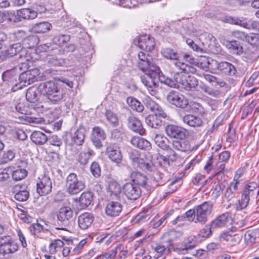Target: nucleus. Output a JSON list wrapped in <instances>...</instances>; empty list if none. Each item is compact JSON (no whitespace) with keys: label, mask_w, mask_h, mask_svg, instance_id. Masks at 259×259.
<instances>
[{"label":"nucleus","mask_w":259,"mask_h":259,"mask_svg":"<svg viewBox=\"0 0 259 259\" xmlns=\"http://www.w3.org/2000/svg\"><path fill=\"white\" fill-rule=\"evenodd\" d=\"M18 248L17 244L10 239V236L2 238L0 245V253L3 255L13 253Z\"/></svg>","instance_id":"obj_12"},{"label":"nucleus","mask_w":259,"mask_h":259,"mask_svg":"<svg viewBox=\"0 0 259 259\" xmlns=\"http://www.w3.org/2000/svg\"><path fill=\"white\" fill-rule=\"evenodd\" d=\"M122 206L117 201L109 202L105 207L106 214L111 217H115L119 215L121 212Z\"/></svg>","instance_id":"obj_22"},{"label":"nucleus","mask_w":259,"mask_h":259,"mask_svg":"<svg viewBox=\"0 0 259 259\" xmlns=\"http://www.w3.org/2000/svg\"><path fill=\"white\" fill-rule=\"evenodd\" d=\"M93 221L94 217L92 214L88 212L83 213L78 217V226L81 229L85 230L91 226Z\"/></svg>","instance_id":"obj_28"},{"label":"nucleus","mask_w":259,"mask_h":259,"mask_svg":"<svg viewBox=\"0 0 259 259\" xmlns=\"http://www.w3.org/2000/svg\"><path fill=\"white\" fill-rule=\"evenodd\" d=\"M106 120L113 126H117L119 124L118 117L116 113L111 110H107L105 113Z\"/></svg>","instance_id":"obj_49"},{"label":"nucleus","mask_w":259,"mask_h":259,"mask_svg":"<svg viewBox=\"0 0 259 259\" xmlns=\"http://www.w3.org/2000/svg\"><path fill=\"white\" fill-rule=\"evenodd\" d=\"M161 55L165 59L178 61L180 58V55L178 52L172 48H166L161 51Z\"/></svg>","instance_id":"obj_37"},{"label":"nucleus","mask_w":259,"mask_h":259,"mask_svg":"<svg viewBox=\"0 0 259 259\" xmlns=\"http://www.w3.org/2000/svg\"><path fill=\"white\" fill-rule=\"evenodd\" d=\"M127 126L133 131L138 133L140 135L144 133L142 123L137 118L134 116H130L127 119Z\"/></svg>","instance_id":"obj_27"},{"label":"nucleus","mask_w":259,"mask_h":259,"mask_svg":"<svg viewBox=\"0 0 259 259\" xmlns=\"http://www.w3.org/2000/svg\"><path fill=\"white\" fill-rule=\"evenodd\" d=\"M52 25L48 22L44 21L35 24L33 26L34 31L37 33H45L50 30Z\"/></svg>","instance_id":"obj_46"},{"label":"nucleus","mask_w":259,"mask_h":259,"mask_svg":"<svg viewBox=\"0 0 259 259\" xmlns=\"http://www.w3.org/2000/svg\"><path fill=\"white\" fill-rule=\"evenodd\" d=\"M26 99L31 103H35L38 101L37 95L34 89L30 88L27 90Z\"/></svg>","instance_id":"obj_53"},{"label":"nucleus","mask_w":259,"mask_h":259,"mask_svg":"<svg viewBox=\"0 0 259 259\" xmlns=\"http://www.w3.org/2000/svg\"><path fill=\"white\" fill-rule=\"evenodd\" d=\"M225 44L231 53L237 55L242 54L243 51L242 47L237 40L226 41Z\"/></svg>","instance_id":"obj_36"},{"label":"nucleus","mask_w":259,"mask_h":259,"mask_svg":"<svg viewBox=\"0 0 259 259\" xmlns=\"http://www.w3.org/2000/svg\"><path fill=\"white\" fill-rule=\"evenodd\" d=\"M37 74L38 70L34 69L31 71H27L25 73H22L20 76V78L21 79H25L24 80V82H27L28 84H30L37 81L38 78L37 76Z\"/></svg>","instance_id":"obj_35"},{"label":"nucleus","mask_w":259,"mask_h":259,"mask_svg":"<svg viewBox=\"0 0 259 259\" xmlns=\"http://www.w3.org/2000/svg\"><path fill=\"white\" fill-rule=\"evenodd\" d=\"M52 183L50 177L46 174L38 178L36 184V191L40 196L50 193L52 191Z\"/></svg>","instance_id":"obj_10"},{"label":"nucleus","mask_w":259,"mask_h":259,"mask_svg":"<svg viewBox=\"0 0 259 259\" xmlns=\"http://www.w3.org/2000/svg\"><path fill=\"white\" fill-rule=\"evenodd\" d=\"M209 61L210 63H209L207 71L211 72H213L218 70H220V62H218L217 61L211 58L210 60H209Z\"/></svg>","instance_id":"obj_62"},{"label":"nucleus","mask_w":259,"mask_h":259,"mask_svg":"<svg viewBox=\"0 0 259 259\" xmlns=\"http://www.w3.org/2000/svg\"><path fill=\"white\" fill-rule=\"evenodd\" d=\"M131 142L135 147L141 149L149 150L151 148V144L147 140L140 137H134L131 139Z\"/></svg>","instance_id":"obj_33"},{"label":"nucleus","mask_w":259,"mask_h":259,"mask_svg":"<svg viewBox=\"0 0 259 259\" xmlns=\"http://www.w3.org/2000/svg\"><path fill=\"white\" fill-rule=\"evenodd\" d=\"M139 61L138 62V66L140 70L146 68L148 63L150 62L148 59L146 53L143 52H140L138 55Z\"/></svg>","instance_id":"obj_50"},{"label":"nucleus","mask_w":259,"mask_h":259,"mask_svg":"<svg viewBox=\"0 0 259 259\" xmlns=\"http://www.w3.org/2000/svg\"><path fill=\"white\" fill-rule=\"evenodd\" d=\"M90 170L92 174L96 178H98L101 175V168L99 164L94 161L90 167Z\"/></svg>","instance_id":"obj_59"},{"label":"nucleus","mask_w":259,"mask_h":259,"mask_svg":"<svg viewBox=\"0 0 259 259\" xmlns=\"http://www.w3.org/2000/svg\"><path fill=\"white\" fill-rule=\"evenodd\" d=\"M66 186L67 192L71 195L78 193L85 188V183L75 173H70L66 178Z\"/></svg>","instance_id":"obj_4"},{"label":"nucleus","mask_w":259,"mask_h":259,"mask_svg":"<svg viewBox=\"0 0 259 259\" xmlns=\"http://www.w3.org/2000/svg\"><path fill=\"white\" fill-rule=\"evenodd\" d=\"M85 138V129L79 128L72 136V141L77 145H81Z\"/></svg>","instance_id":"obj_40"},{"label":"nucleus","mask_w":259,"mask_h":259,"mask_svg":"<svg viewBox=\"0 0 259 259\" xmlns=\"http://www.w3.org/2000/svg\"><path fill=\"white\" fill-rule=\"evenodd\" d=\"M94 151L88 146L85 145L84 149L79 153L78 160L81 164L85 165L91 157L95 155Z\"/></svg>","instance_id":"obj_29"},{"label":"nucleus","mask_w":259,"mask_h":259,"mask_svg":"<svg viewBox=\"0 0 259 259\" xmlns=\"http://www.w3.org/2000/svg\"><path fill=\"white\" fill-rule=\"evenodd\" d=\"M176 232L174 231L165 233L162 238L164 241L152 244V247L157 253L162 254L165 251L169 252L171 249V242L175 239Z\"/></svg>","instance_id":"obj_5"},{"label":"nucleus","mask_w":259,"mask_h":259,"mask_svg":"<svg viewBox=\"0 0 259 259\" xmlns=\"http://www.w3.org/2000/svg\"><path fill=\"white\" fill-rule=\"evenodd\" d=\"M196 242L193 237H190L185 239L182 245L176 248L175 251L179 254H185L186 253H191L195 255V253L192 251L195 247Z\"/></svg>","instance_id":"obj_17"},{"label":"nucleus","mask_w":259,"mask_h":259,"mask_svg":"<svg viewBox=\"0 0 259 259\" xmlns=\"http://www.w3.org/2000/svg\"><path fill=\"white\" fill-rule=\"evenodd\" d=\"M93 199V194L90 191L83 192L79 200V205L80 208L82 209L89 206Z\"/></svg>","instance_id":"obj_34"},{"label":"nucleus","mask_w":259,"mask_h":259,"mask_svg":"<svg viewBox=\"0 0 259 259\" xmlns=\"http://www.w3.org/2000/svg\"><path fill=\"white\" fill-rule=\"evenodd\" d=\"M231 219L230 215L229 213L226 212L223 213L211 223V226L212 228H222L226 226Z\"/></svg>","instance_id":"obj_30"},{"label":"nucleus","mask_w":259,"mask_h":259,"mask_svg":"<svg viewBox=\"0 0 259 259\" xmlns=\"http://www.w3.org/2000/svg\"><path fill=\"white\" fill-rule=\"evenodd\" d=\"M155 144L162 149L168 148L169 140L163 134H156L153 138Z\"/></svg>","instance_id":"obj_39"},{"label":"nucleus","mask_w":259,"mask_h":259,"mask_svg":"<svg viewBox=\"0 0 259 259\" xmlns=\"http://www.w3.org/2000/svg\"><path fill=\"white\" fill-rule=\"evenodd\" d=\"M12 178L15 181H20L24 179L27 175V171L24 168H18L15 170H12Z\"/></svg>","instance_id":"obj_51"},{"label":"nucleus","mask_w":259,"mask_h":259,"mask_svg":"<svg viewBox=\"0 0 259 259\" xmlns=\"http://www.w3.org/2000/svg\"><path fill=\"white\" fill-rule=\"evenodd\" d=\"M123 191L126 197L130 200H137L141 196V190L138 186L127 183L124 185Z\"/></svg>","instance_id":"obj_18"},{"label":"nucleus","mask_w":259,"mask_h":259,"mask_svg":"<svg viewBox=\"0 0 259 259\" xmlns=\"http://www.w3.org/2000/svg\"><path fill=\"white\" fill-rule=\"evenodd\" d=\"M143 84L149 90L150 94L154 96L156 94V91L154 90L157 87L156 79L154 78L152 74L146 73L141 77Z\"/></svg>","instance_id":"obj_21"},{"label":"nucleus","mask_w":259,"mask_h":259,"mask_svg":"<svg viewBox=\"0 0 259 259\" xmlns=\"http://www.w3.org/2000/svg\"><path fill=\"white\" fill-rule=\"evenodd\" d=\"M257 187V183L253 182H250L246 185L242 192L241 200H239L238 203L236 205L237 210H241L245 208L249 201L256 198V190Z\"/></svg>","instance_id":"obj_3"},{"label":"nucleus","mask_w":259,"mask_h":259,"mask_svg":"<svg viewBox=\"0 0 259 259\" xmlns=\"http://www.w3.org/2000/svg\"><path fill=\"white\" fill-rule=\"evenodd\" d=\"M108 190L111 196L117 198L121 191V187L116 181L112 180L109 182Z\"/></svg>","instance_id":"obj_44"},{"label":"nucleus","mask_w":259,"mask_h":259,"mask_svg":"<svg viewBox=\"0 0 259 259\" xmlns=\"http://www.w3.org/2000/svg\"><path fill=\"white\" fill-rule=\"evenodd\" d=\"M166 99L168 103L179 108L185 109L189 105L187 98L177 91L170 92L167 95Z\"/></svg>","instance_id":"obj_7"},{"label":"nucleus","mask_w":259,"mask_h":259,"mask_svg":"<svg viewBox=\"0 0 259 259\" xmlns=\"http://www.w3.org/2000/svg\"><path fill=\"white\" fill-rule=\"evenodd\" d=\"M152 178L153 181L157 183L158 185H162L165 182V181L163 180V175L158 171L153 173Z\"/></svg>","instance_id":"obj_61"},{"label":"nucleus","mask_w":259,"mask_h":259,"mask_svg":"<svg viewBox=\"0 0 259 259\" xmlns=\"http://www.w3.org/2000/svg\"><path fill=\"white\" fill-rule=\"evenodd\" d=\"M138 46L141 49L150 52L155 46L154 38L146 34L141 35L138 39Z\"/></svg>","instance_id":"obj_23"},{"label":"nucleus","mask_w":259,"mask_h":259,"mask_svg":"<svg viewBox=\"0 0 259 259\" xmlns=\"http://www.w3.org/2000/svg\"><path fill=\"white\" fill-rule=\"evenodd\" d=\"M238 187V184H237V182H232L227 187L225 193V198L228 201L232 200L239 194Z\"/></svg>","instance_id":"obj_32"},{"label":"nucleus","mask_w":259,"mask_h":259,"mask_svg":"<svg viewBox=\"0 0 259 259\" xmlns=\"http://www.w3.org/2000/svg\"><path fill=\"white\" fill-rule=\"evenodd\" d=\"M165 132L169 137L179 140L185 139L187 133V131L185 128L174 124H169L166 126Z\"/></svg>","instance_id":"obj_11"},{"label":"nucleus","mask_w":259,"mask_h":259,"mask_svg":"<svg viewBox=\"0 0 259 259\" xmlns=\"http://www.w3.org/2000/svg\"><path fill=\"white\" fill-rule=\"evenodd\" d=\"M26 53V50L23 49L21 44L17 43L10 46L3 54V58L7 59L19 54L22 57Z\"/></svg>","instance_id":"obj_19"},{"label":"nucleus","mask_w":259,"mask_h":259,"mask_svg":"<svg viewBox=\"0 0 259 259\" xmlns=\"http://www.w3.org/2000/svg\"><path fill=\"white\" fill-rule=\"evenodd\" d=\"M157 160L159 165L164 168H166L167 166L169 164V161L170 160L166 156H163L162 155H159L157 157Z\"/></svg>","instance_id":"obj_64"},{"label":"nucleus","mask_w":259,"mask_h":259,"mask_svg":"<svg viewBox=\"0 0 259 259\" xmlns=\"http://www.w3.org/2000/svg\"><path fill=\"white\" fill-rule=\"evenodd\" d=\"M38 91L54 104H59L63 100L64 93L58 82L50 81L40 83Z\"/></svg>","instance_id":"obj_1"},{"label":"nucleus","mask_w":259,"mask_h":259,"mask_svg":"<svg viewBox=\"0 0 259 259\" xmlns=\"http://www.w3.org/2000/svg\"><path fill=\"white\" fill-rule=\"evenodd\" d=\"M106 137L104 131L101 127L95 126L93 128L91 140L96 148L100 149L103 147L102 141L104 140Z\"/></svg>","instance_id":"obj_16"},{"label":"nucleus","mask_w":259,"mask_h":259,"mask_svg":"<svg viewBox=\"0 0 259 259\" xmlns=\"http://www.w3.org/2000/svg\"><path fill=\"white\" fill-rule=\"evenodd\" d=\"M203 36L205 37V40L202 42V46L196 44L194 41L190 38L187 39L186 42L193 51L200 53H206L207 50L210 49V46L211 42L212 40H214L215 38L211 34L208 33H205L201 36L202 37Z\"/></svg>","instance_id":"obj_8"},{"label":"nucleus","mask_w":259,"mask_h":259,"mask_svg":"<svg viewBox=\"0 0 259 259\" xmlns=\"http://www.w3.org/2000/svg\"><path fill=\"white\" fill-rule=\"evenodd\" d=\"M164 82L170 87L175 88L181 87L187 91L195 88L198 85V80L195 77L189 76L186 77V76L179 73H176L172 78L168 77L166 78Z\"/></svg>","instance_id":"obj_2"},{"label":"nucleus","mask_w":259,"mask_h":259,"mask_svg":"<svg viewBox=\"0 0 259 259\" xmlns=\"http://www.w3.org/2000/svg\"><path fill=\"white\" fill-rule=\"evenodd\" d=\"M126 102L133 110L138 112H141L144 110L143 105L136 98L132 97H128L126 99Z\"/></svg>","instance_id":"obj_45"},{"label":"nucleus","mask_w":259,"mask_h":259,"mask_svg":"<svg viewBox=\"0 0 259 259\" xmlns=\"http://www.w3.org/2000/svg\"><path fill=\"white\" fill-rule=\"evenodd\" d=\"M256 238V234L253 231H248L244 235V240L247 244L254 243Z\"/></svg>","instance_id":"obj_60"},{"label":"nucleus","mask_w":259,"mask_h":259,"mask_svg":"<svg viewBox=\"0 0 259 259\" xmlns=\"http://www.w3.org/2000/svg\"><path fill=\"white\" fill-rule=\"evenodd\" d=\"M138 151L135 150L131 153L130 158L133 161L137 163L138 165L143 170L147 171H154L155 167L151 162L148 159H144L141 157H138Z\"/></svg>","instance_id":"obj_13"},{"label":"nucleus","mask_w":259,"mask_h":259,"mask_svg":"<svg viewBox=\"0 0 259 259\" xmlns=\"http://www.w3.org/2000/svg\"><path fill=\"white\" fill-rule=\"evenodd\" d=\"M166 117V114L164 111H160L148 116L145 119V122L149 126L158 128L163 124L162 118H165Z\"/></svg>","instance_id":"obj_15"},{"label":"nucleus","mask_w":259,"mask_h":259,"mask_svg":"<svg viewBox=\"0 0 259 259\" xmlns=\"http://www.w3.org/2000/svg\"><path fill=\"white\" fill-rule=\"evenodd\" d=\"M183 122L193 127H198L202 125L203 121L200 117L188 114L182 117Z\"/></svg>","instance_id":"obj_25"},{"label":"nucleus","mask_w":259,"mask_h":259,"mask_svg":"<svg viewBox=\"0 0 259 259\" xmlns=\"http://www.w3.org/2000/svg\"><path fill=\"white\" fill-rule=\"evenodd\" d=\"M70 35L67 34H60L55 36L53 42L60 46H63L69 41Z\"/></svg>","instance_id":"obj_52"},{"label":"nucleus","mask_w":259,"mask_h":259,"mask_svg":"<svg viewBox=\"0 0 259 259\" xmlns=\"http://www.w3.org/2000/svg\"><path fill=\"white\" fill-rule=\"evenodd\" d=\"M220 70L224 74L228 75H235L236 73L235 67L232 64L227 62H220Z\"/></svg>","instance_id":"obj_38"},{"label":"nucleus","mask_w":259,"mask_h":259,"mask_svg":"<svg viewBox=\"0 0 259 259\" xmlns=\"http://www.w3.org/2000/svg\"><path fill=\"white\" fill-rule=\"evenodd\" d=\"M212 205L209 203L205 202L195 207L196 223L204 224L207 221V217L210 214Z\"/></svg>","instance_id":"obj_9"},{"label":"nucleus","mask_w":259,"mask_h":259,"mask_svg":"<svg viewBox=\"0 0 259 259\" xmlns=\"http://www.w3.org/2000/svg\"><path fill=\"white\" fill-rule=\"evenodd\" d=\"M108 157L113 162L118 164L121 162L122 156L118 146L116 144H109L106 148Z\"/></svg>","instance_id":"obj_20"},{"label":"nucleus","mask_w":259,"mask_h":259,"mask_svg":"<svg viewBox=\"0 0 259 259\" xmlns=\"http://www.w3.org/2000/svg\"><path fill=\"white\" fill-rule=\"evenodd\" d=\"M204 77L205 79L209 82L212 83H215V85H218L220 87H224L226 84L224 81H223L217 77L209 74H204Z\"/></svg>","instance_id":"obj_56"},{"label":"nucleus","mask_w":259,"mask_h":259,"mask_svg":"<svg viewBox=\"0 0 259 259\" xmlns=\"http://www.w3.org/2000/svg\"><path fill=\"white\" fill-rule=\"evenodd\" d=\"M18 15L24 19H33L36 17V12L33 8H25L19 10Z\"/></svg>","instance_id":"obj_43"},{"label":"nucleus","mask_w":259,"mask_h":259,"mask_svg":"<svg viewBox=\"0 0 259 259\" xmlns=\"http://www.w3.org/2000/svg\"><path fill=\"white\" fill-rule=\"evenodd\" d=\"M245 41L251 45H259V34L253 33L247 34Z\"/></svg>","instance_id":"obj_57"},{"label":"nucleus","mask_w":259,"mask_h":259,"mask_svg":"<svg viewBox=\"0 0 259 259\" xmlns=\"http://www.w3.org/2000/svg\"><path fill=\"white\" fill-rule=\"evenodd\" d=\"M29 192L26 190H20L15 193L14 197L19 201H26L29 198Z\"/></svg>","instance_id":"obj_58"},{"label":"nucleus","mask_w":259,"mask_h":259,"mask_svg":"<svg viewBox=\"0 0 259 259\" xmlns=\"http://www.w3.org/2000/svg\"><path fill=\"white\" fill-rule=\"evenodd\" d=\"M223 21L230 24L240 25L249 30H256L259 31V21H257L241 20L237 17L230 16H224Z\"/></svg>","instance_id":"obj_6"},{"label":"nucleus","mask_w":259,"mask_h":259,"mask_svg":"<svg viewBox=\"0 0 259 259\" xmlns=\"http://www.w3.org/2000/svg\"><path fill=\"white\" fill-rule=\"evenodd\" d=\"M131 180L137 186L147 188V178L138 171H133L130 176Z\"/></svg>","instance_id":"obj_31"},{"label":"nucleus","mask_w":259,"mask_h":259,"mask_svg":"<svg viewBox=\"0 0 259 259\" xmlns=\"http://www.w3.org/2000/svg\"><path fill=\"white\" fill-rule=\"evenodd\" d=\"M172 146L174 149L183 152H190L195 149L191 146L190 142L185 139L173 140Z\"/></svg>","instance_id":"obj_24"},{"label":"nucleus","mask_w":259,"mask_h":259,"mask_svg":"<svg viewBox=\"0 0 259 259\" xmlns=\"http://www.w3.org/2000/svg\"><path fill=\"white\" fill-rule=\"evenodd\" d=\"M220 240L226 242L228 245L234 246L238 244L241 241V237L238 234L232 235L229 232H223L219 236Z\"/></svg>","instance_id":"obj_26"},{"label":"nucleus","mask_w":259,"mask_h":259,"mask_svg":"<svg viewBox=\"0 0 259 259\" xmlns=\"http://www.w3.org/2000/svg\"><path fill=\"white\" fill-rule=\"evenodd\" d=\"M150 209H147L138 214L135 218L134 221L138 223H143L148 221L150 218Z\"/></svg>","instance_id":"obj_48"},{"label":"nucleus","mask_w":259,"mask_h":259,"mask_svg":"<svg viewBox=\"0 0 259 259\" xmlns=\"http://www.w3.org/2000/svg\"><path fill=\"white\" fill-rule=\"evenodd\" d=\"M210 59V58L206 57V56H200L197 62L198 66L204 70L207 71L209 63H210L209 60Z\"/></svg>","instance_id":"obj_54"},{"label":"nucleus","mask_w":259,"mask_h":259,"mask_svg":"<svg viewBox=\"0 0 259 259\" xmlns=\"http://www.w3.org/2000/svg\"><path fill=\"white\" fill-rule=\"evenodd\" d=\"M147 66L146 68H144L142 71L145 72H147V73L152 74L153 76L154 75V73H158L160 71L159 67L150 61L148 63Z\"/></svg>","instance_id":"obj_55"},{"label":"nucleus","mask_w":259,"mask_h":259,"mask_svg":"<svg viewBox=\"0 0 259 259\" xmlns=\"http://www.w3.org/2000/svg\"><path fill=\"white\" fill-rule=\"evenodd\" d=\"M175 65L179 68L181 72L194 74L196 72L197 69L192 65L193 64H188L184 62L176 61L175 63Z\"/></svg>","instance_id":"obj_42"},{"label":"nucleus","mask_w":259,"mask_h":259,"mask_svg":"<svg viewBox=\"0 0 259 259\" xmlns=\"http://www.w3.org/2000/svg\"><path fill=\"white\" fill-rule=\"evenodd\" d=\"M145 104L146 107L154 113H157L158 112H160V111H163L160 106L150 98H145Z\"/></svg>","instance_id":"obj_47"},{"label":"nucleus","mask_w":259,"mask_h":259,"mask_svg":"<svg viewBox=\"0 0 259 259\" xmlns=\"http://www.w3.org/2000/svg\"><path fill=\"white\" fill-rule=\"evenodd\" d=\"M12 172V168L11 167L4 169L3 171L0 172V181H5L8 180Z\"/></svg>","instance_id":"obj_63"},{"label":"nucleus","mask_w":259,"mask_h":259,"mask_svg":"<svg viewBox=\"0 0 259 259\" xmlns=\"http://www.w3.org/2000/svg\"><path fill=\"white\" fill-rule=\"evenodd\" d=\"M31 139L33 142L37 145H43L48 140V137L40 131H34L31 135Z\"/></svg>","instance_id":"obj_41"},{"label":"nucleus","mask_w":259,"mask_h":259,"mask_svg":"<svg viewBox=\"0 0 259 259\" xmlns=\"http://www.w3.org/2000/svg\"><path fill=\"white\" fill-rule=\"evenodd\" d=\"M73 215V211L70 207H61L57 213L58 224L64 227L68 226L70 224Z\"/></svg>","instance_id":"obj_14"}]
</instances>
